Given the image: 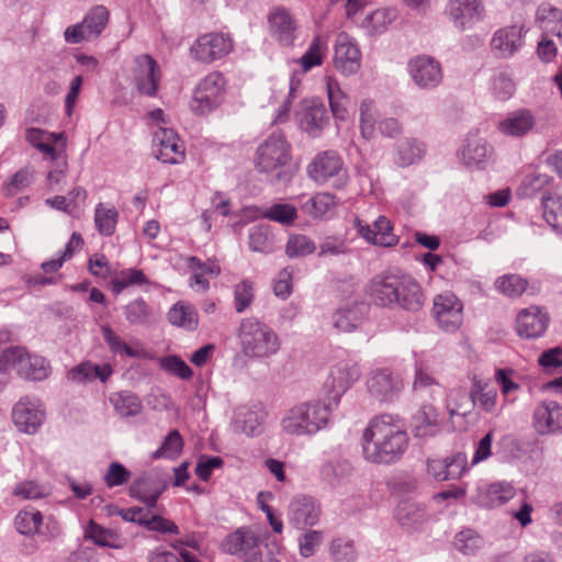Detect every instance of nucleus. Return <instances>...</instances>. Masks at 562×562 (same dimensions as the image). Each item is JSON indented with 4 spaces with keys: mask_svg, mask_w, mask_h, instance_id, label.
I'll return each mask as SVG.
<instances>
[{
    "mask_svg": "<svg viewBox=\"0 0 562 562\" xmlns=\"http://www.w3.org/2000/svg\"><path fill=\"white\" fill-rule=\"evenodd\" d=\"M265 412L258 406H240L235 411L232 427L235 432L256 436L265 419Z\"/></svg>",
    "mask_w": 562,
    "mask_h": 562,
    "instance_id": "nucleus-29",
    "label": "nucleus"
},
{
    "mask_svg": "<svg viewBox=\"0 0 562 562\" xmlns=\"http://www.w3.org/2000/svg\"><path fill=\"white\" fill-rule=\"evenodd\" d=\"M22 367L23 368L20 369V376L33 381L46 379L50 371L48 362L43 357L31 356L27 352Z\"/></svg>",
    "mask_w": 562,
    "mask_h": 562,
    "instance_id": "nucleus-43",
    "label": "nucleus"
},
{
    "mask_svg": "<svg viewBox=\"0 0 562 562\" xmlns=\"http://www.w3.org/2000/svg\"><path fill=\"white\" fill-rule=\"evenodd\" d=\"M432 313L438 326L445 331L453 333L462 325L463 304L452 293L437 295Z\"/></svg>",
    "mask_w": 562,
    "mask_h": 562,
    "instance_id": "nucleus-10",
    "label": "nucleus"
},
{
    "mask_svg": "<svg viewBox=\"0 0 562 562\" xmlns=\"http://www.w3.org/2000/svg\"><path fill=\"white\" fill-rule=\"evenodd\" d=\"M492 154V147L483 138H469L461 155L465 165L481 168Z\"/></svg>",
    "mask_w": 562,
    "mask_h": 562,
    "instance_id": "nucleus-38",
    "label": "nucleus"
},
{
    "mask_svg": "<svg viewBox=\"0 0 562 562\" xmlns=\"http://www.w3.org/2000/svg\"><path fill=\"white\" fill-rule=\"evenodd\" d=\"M255 299L252 282L244 280L235 285L234 301L235 311L243 313L250 307Z\"/></svg>",
    "mask_w": 562,
    "mask_h": 562,
    "instance_id": "nucleus-60",
    "label": "nucleus"
},
{
    "mask_svg": "<svg viewBox=\"0 0 562 562\" xmlns=\"http://www.w3.org/2000/svg\"><path fill=\"white\" fill-rule=\"evenodd\" d=\"M108 21V9L103 5H95L87 13L82 23L91 38H95L102 33Z\"/></svg>",
    "mask_w": 562,
    "mask_h": 562,
    "instance_id": "nucleus-50",
    "label": "nucleus"
},
{
    "mask_svg": "<svg viewBox=\"0 0 562 562\" xmlns=\"http://www.w3.org/2000/svg\"><path fill=\"white\" fill-rule=\"evenodd\" d=\"M395 18L394 9H378L364 18L361 27L369 36H375L385 32Z\"/></svg>",
    "mask_w": 562,
    "mask_h": 562,
    "instance_id": "nucleus-39",
    "label": "nucleus"
},
{
    "mask_svg": "<svg viewBox=\"0 0 562 562\" xmlns=\"http://www.w3.org/2000/svg\"><path fill=\"white\" fill-rule=\"evenodd\" d=\"M363 304H353L338 308L333 315V325L340 331H351L361 323L363 316Z\"/></svg>",
    "mask_w": 562,
    "mask_h": 562,
    "instance_id": "nucleus-37",
    "label": "nucleus"
},
{
    "mask_svg": "<svg viewBox=\"0 0 562 562\" xmlns=\"http://www.w3.org/2000/svg\"><path fill=\"white\" fill-rule=\"evenodd\" d=\"M183 443L180 432L177 429H173L166 436L161 446L153 452L151 458H177L182 451Z\"/></svg>",
    "mask_w": 562,
    "mask_h": 562,
    "instance_id": "nucleus-54",
    "label": "nucleus"
},
{
    "mask_svg": "<svg viewBox=\"0 0 562 562\" xmlns=\"http://www.w3.org/2000/svg\"><path fill=\"white\" fill-rule=\"evenodd\" d=\"M291 159L290 145L281 132H273L256 151V167L261 172L277 171L279 180L286 173L281 170Z\"/></svg>",
    "mask_w": 562,
    "mask_h": 562,
    "instance_id": "nucleus-6",
    "label": "nucleus"
},
{
    "mask_svg": "<svg viewBox=\"0 0 562 562\" xmlns=\"http://www.w3.org/2000/svg\"><path fill=\"white\" fill-rule=\"evenodd\" d=\"M536 22L546 35L558 37L562 44V10L550 3H542L536 11Z\"/></svg>",
    "mask_w": 562,
    "mask_h": 562,
    "instance_id": "nucleus-32",
    "label": "nucleus"
},
{
    "mask_svg": "<svg viewBox=\"0 0 562 562\" xmlns=\"http://www.w3.org/2000/svg\"><path fill=\"white\" fill-rule=\"evenodd\" d=\"M416 436H432L437 429V416L432 413L431 406H424L415 416Z\"/></svg>",
    "mask_w": 562,
    "mask_h": 562,
    "instance_id": "nucleus-58",
    "label": "nucleus"
},
{
    "mask_svg": "<svg viewBox=\"0 0 562 562\" xmlns=\"http://www.w3.org/2000/svg\"><path fill=\"white\" fill-rule=\"evenodd\" d=\"M306 173L315 183H330L335 189H342L348 180V172L341 156L335 150H324L315 155L306 167Z\"/></svg>",
    "mask_w": 562,
    "mask_h": 562,
    "instance_id": "nucleus-5",
    "label": "nucleus"
},
{
    "mask_svg": "<svg viewBox=\"0 0 562 562\" xmlns=\"http://www.w3.org/2000/svg\"><path fill=\"white\" fill-rule=\"evenodd\" d=\"M119 212L114 206L99 203L94 210V223L98 232L103 236H112L115 232Z\"/></svg>",
    "mask_w": 562,
    "mask_h": 562,
    "instance_id": "nucleus-42",
    "label": "nucleus"
},
{
    "mask_svg": "<svg viewBox=\"0 0 562 562\" xmlns=\"http://www.w3.org/2000/svg\"><path fill=\"white\" fill-rule=\"evenodd\" d=\"M495 288L508 297H518L525 292L527 280L518 274H505L496 279Z\"/></svg>",
    "mask_w": 562,
    "mask_h": 562,
    "instance_id": "nucleus-51",
    "label": "nucleus"
},
{
    "mask_svg": "<svg viewBox=\"0 0 562 562\" xmlns=\"http://www.w3.org/2000/svg\"><path fill=\"white\" fill-rule=\"evenodd\" d=\"M367 292L379 306L401 307L408 312L419 311L425 302L420 285L407 274H378L369 282Z\"/></svg>",
    "mask_w": 562,
    "mask_h": 562,
    "instance_id": "nucleus-2",
    "label": "nucleus"
},
{
    "mask_svg": "<svg viewBox=\"0 0 562 562\" xmlns=\"http://www.w3.org/2000/svg\"><path fill=\"white\" fill-rule=\"evenodd\" d=\"M543 218L557 232H562V196L549 194L542 196Z\"/></svg>",
    "mask_w": 562,
    "mask_h": 562,
    "instance_id": "nucleus-45",
    "label": "nucleus"
},
{
    "mask_svg": "<svg viewBox=\"0 0 562 562\" xmlns=\"http://www.w3.org/2000/svg\"><path fill=\"white\" fill-rule=\"evenodd\" d=\"M26 350L22 347H10L5 349L0 356V371L10 372L15 370L20 375V369L23 368L24 357Z\"/></svg>",
    "mask_w": 562,
    "mask_h": 562,
    "instance_id": "nucleus-57",
    "label": "nucleus"
},
{
    "mask_svg": "<svg viewBox=\"0 0 562 562\" xmlns=\"http://www.w3.org/2000/svg\"><path fill=\"white\" fill-rule=\"evenodd\" d=\"M327 45L326 41L321 36L314 37L310 44L307 50L303 54L300 59L304 71L311 70L315 66H319L323 63Z\"/></svg>",
    "mask_w": 562,
    "mask_h": 562,
    "instance_id": "nucleus-53",
    "label": "nucleus"
},
{
    "mask_svg": "<svg viewBox=\"0 0 562 562\" xmlns=\"http://www.w3.org/2000/svg\"><path fill=\"white\" fill-rule=\"evenodd\" d=\"M225 79L218 71L210 72L196 86L190 102L191 110L200 115L210 113L224 100Z\"/></svg>",
    "mask_w": 562,
    "mask_h": 562,
    "instance_id": "nucleus-7",
    "label": "nucleus"
},
{
    "mask_svg": "<svg viewBox=\"0 0 562 562\" xmlns=\"http://www.w3.org/2000/svg\"><path fill=\"white\" fill-rule=\"evenodd\" d=\"M408 70L413 81L422 89L436 88L442 80L440 63L427 55L411 59Z\"/></svg>",
    "mask_w": 562,
    "mask_h": 562,
    "instance_id": "nucleus-15",
    "label": "nucleus"
},
{
    "mask_svg": "<svg viewBox=\"0 0 562 562\" xmlns=\"http://www.w3.org/2000/svg\"><path fill=\"white\" fill-rule=\"evenodd\" d=\"M549 178L547 175L541 173H530L527 175L519 188H518V194L521 196H532L538 191H540L546 184H548Z\"/></svg>",
    "mask_w": 562,
    "mask_h": 562,
    "instance_id": "nucleus-64",
    "label": "nucleus"
},
{
    "mask_svg": "<svg viewBox=\"0 0 562 562\" xmlns=\"http://www.w3.org/2000/svg\"><path fill=\"white\" fill-rule=\"evenodd\" d=\"M300 128L312 137H318L329 122L325 105L317 99H305L295 112Z\"/></svg>",
    "mask_w": 562,
    "mask_h": 562,
    "instance_id": "nucleus-12",
    "label": "nucleus"
},
{
    "mask_svg": "<svg viewBox=\"0 0 562 562\" xmlns=\"http://www.w3.org/2000/svg\"><path fill=\"white\" fill-rule=\"evenodd\" d=\"M167 483L157 474L145 473L138 476L130 486V495L145 503L147 509L156 507L159 496Z\"/></svg>",
    "mask_w": 562,
    "mask_h": 562,
    "instance_id": "nucleus-22",
    "label": "nucleus"
},
{
    "mask_svg": "<svg viewBox=\"0 0 562 562\" xmlns=\"http://www.w3.org/2000/svg\"><path fill=\"white\" fill-rule=\"evenodd\" d=\"M360 133L366 139H371L378 124V111L372 100L367 99L360 103Z\"/></svg>",
    "mask_w": 562,
    "mask_h": 562,
    "instance_id": "nucleus-49",
    "label": "nucleus"
},
{
    "mask_svg": "<svg viewBox=\"0 0 562 562\" xmlns=\"http://www.w3.org/2000/svg\"><path fill=\"white\" fill-rule=\"evenodd\" d=\"M16 530L22 535H46L43 530V516L33 507L20 510L14 519Z\"/></svg>",
    "mask_w": 562,
    "mask_h": 562,
    "instance_id": "nucleus-40",
    "label": "nucleus"
},
{
    "mask_svg": "<svg viewBox=\"0 0 562 562\" xmlns=\"http://www.w3.org/2000/svg\"><path fill=\"white\" fill-rule=\"evenodd\" d=\"M149 280L142 270L131 268L122 270L111 280V286L114 293L120 294L123 290L132 285L148 284Z\"/></svg>",
    "mask_w": 562,
    "mask_h": 562,
    "instance_id": "nucleus-47",
    "label": "nucleus"
},
{
    "mask_svg": "<svg viewBox=\"0 0 562 562\" xmlns=\"http://www.w3.org/2000/svg\"><path fill=\"white\" fill-rule=\"evenodd\" d=\"M102 337L114 353H124L131 358L138 357V351L131 348L111 327L101 328Z\"/></svg>",
    "mask_w": 562,
    "mask_h": 562,
    "instance_id": "nucleus-59",
    "label": "nucleus"
},
{
    "mask_svg": "<svg viewBox=\"0 0 562 562\" xmlns=\"http://www.w3.org/2000/svg\"><path fill=\"white\" fill-rule=\"evenodd\" d=\"M110 403L122 417H132L140 414L143 405L137 395L130 391H122L110 396Z\"/></svg>",
    "mask_w": 562,
    "mask_h": 562,
    "instance_id": "nucleus-41",
    "label": "nucleus"
},
{
    "mask_svg": "<svg viewBox=\"0 0 562 562\" xmlns=\"http://www.w3.org/2000/svg\"><path fill=\"white\" fill-rule=\"evenodd\" d=\"M402 389L403 382L387 370H376L368 380L369 392L381 401H392Z\"/></svg>",
    "mask_w": 562,
    "mask_h": 562,
    "instance_id": "nucleus-28",
    "label": "nucleus"
},
{
    "mask_svg": "<svg viewBox=\"0 0 562 562\" xmlns=\"http://www.w3.org/2000/svg\"><path fill=\"white\" fill-rule=\"evenodd\" d=\"M395 518L403 528L414 530L428 520V514L424 505L404 501L397 505Z\"/></svg>",
    "mask_w": 562,
    "mask_h": 562,
    "instance_id": "nucleus-33",
    "label": "nucleus"
},
{
    "mask_svg": "<svg viewBox=\"0 0 562 562\" xmlns=\"http://www.w3.org/2000/svg\"><path fill=\"white\" fill-rule=\"evenodd\" d=\"M522 45V27L512 25L495 32L491 41L493 53L499 58L512 57Z\"/></svg>",
    "mask_w": 562,
    "mask_h": 562,
    "instance_id": "nucleus-27",
    "label": "nucleus"
},
{
    "mask_svg": "<svg viewBox=\"0 0 562 562\" xmlns=\"http://www.w3.org/2000/svg\"><path fill=\"white\" fill-rule=\"evenodd\" d=\"M142 522L143 526L150 531L172 535L179 533V528L173 521L166 519L160 515H150V509H147L146 519Z\"/></svg>",
    "mask_w": 562,
    "mask_h": 562,
    "instance_id": "nucleus-63",
    "label": "nucleus"
},
{
    "mask_svg": "<svg viewBox=\"0 0 562 562\" xmlns=\"http://www.w3.org/2000/svg\"><path fill=\"white\" fill-rule=\"evenodd\" d=\"M271 35L283 46H291L296 37L297 23L284 8L273 9L268 16Z\"/></svg>",
    "mask_w": 562,
    "mask_h": 562,
    "instance_id": "nucleus-25",
    "label": "nucleus"
},
{
    "mask_svg": "<svg viewBox=\"0 0 562 562\" xmlns=\"http://www.w3.org/2000/svg\"><path fill=\"white\" fill-rule=\"evenodd\" d=\"M334 65L346 76L357 74L361 67V52L358 44L344 32L336 38Z\"/></svg>",
    "mask_w": 562,
    "mask_h": 562,
    "instance_id": "nucleus-14",
    "label": "nucleus"
},
{
    "mask_svg": "<svg viewBox=\"0 0 562 562\" xmlns=\"http://www.w3.org/2000/svg\"><path fill=\"white\" fill-rule=\"evenodd\" d=\"M233 49V41L223 33H207L198 37L190 48L191 56L201 63L210 64L223 58Z\"/></svg>",
    "mask_w": 562,
    "mask_h": 562,
    "instance_id": "nucleus-9",
    "label": "nucleus"
},
{
    "mask_svg": "<svg viewBox=\"0 0 562 562\" xmlns=\"http://www.w3.org/2000/svg\"><path fill=\"white\" fill-rule=\"evenodd\" d=\"M321 508L315 501L305 495H297L289 504L288 519L296 529H304L318 522Z\"/></svg>",
    "mask_w": 562,
    "mask_h": 562,
    "instance_id": "nucleus-19",
    "label": "nucleus"
},
{
    "mask_svg": "<svg viewBox=\"0 0 562 562\" xmlns=\"http://www.w3.org/2000/svg\"><path fill=\"white\" fill-rule=\"evenodd\" d=\"M126 321L131 325L147 326L156 321L154 308L142 297L131 301L123 310Z\"/></svg>",
    "mask_w": 562,
    "mask_h": 562,
    "instance_id": "nucleus-34",
    "label": "nucleus"
},
{
    "mask_svg": "<svg viewBox=\"0 0 562 562\" xmlns=\"http://www.w3.org/2000/svg\"><path fill=\"white\" fill-rule=\"evenodd\" d=\"M331 405L319 401L296 404L284 413L281 428L292 436H313L328 425Z\"/></svg>",
    "mask_w": 562,
    "mask_h": 562,
    "instance_id": "nucleus-4",
    "label": "nucleus"
},
{
    "mask_svg": "<svg viewBox=\"0 0 562 562\" xmlns=\"http://www.w3.org/2000/svg\"><path fill=\"white\" fill-rule=\"evenodd\" d=\"M336 196L329 192H317L313 195L299 196V206L302 213L313 220H326L335 214Z\"/></svg>",
    "mask_w": 562,
    "mask_h": 562,
    "instance_id": "nucleus-24",
    "label": "nucleus"
},
{
    "mask_svg": "<svg viewBox=\"0 0 562 562\" xmlns=\"http://www.w3.org/2000/svg\"><path fill=\"white\" fill-rule=\"evenodd\" d=\"M454 547L463 554H475L484 544L483 538L474 530H462L454 537Z\"/></svg>",
    "mask_w": 562,
    "mask_h": 562,
    "instance_id": "nucleus-52",
    "label": "nucleus"
},
{
    "mask_svg": "<svg viewBox=\"0 0 562 562\" xmlns=\"http://www.w3.org/2000/svg\"><path fill=\"white\" fill-rule=\"evenodd\" d=\"M314 241L305 235H291L285 246V254L290 258H299L311 255L315 251Z\"/></svg>",
    "mask_w": 562,
    "mask_h": 562,
    "instance_id": "nucleus-56",
    "label": "nucleus"
},
{
    "mask_svg": "<svg viewBox=\"0 0 562 562\" xmlns=\"http://www.w3.org/2000/svg\"><path fill=\"white\" fill-rule=\"evenodd\" d=\"M536 126V117L528 109H518L509 112L497 124L498 131L509 137H522Z\"/></svg>",
    "mask_w": 562,
    "mask_h": 562,
    "instance_id": "nucleus-26",
    "label": "nucleus"
},
{
    "mask_svg": "<svg viewBox=\"0 0 562 562\" xmlns=\"http://www.w3.org/2000/svg\"><path fill=\"white\" fill-rule=\"evenodd\" d=\"M327 94L333 115L336 119L344 121L348 114V97L335 80H328Z\"/></svg>",
    "mask_w": 562,
    "mask_h": 562,
    "instance_id": "nucleus-48",
    "label": "nucleus"
},
{
    "mask_svg": "<svg viewBox=\"0 0 562 562\" xmlns=\"http://www.w3.org/2000/svg\"><path fill=\"white\" fill-rule=\"evenodd\" d=\"M261 216L283 225H290L295 221L297 211L291 204L277 203L265 209Z\"/></svg>",
    "mask_w": 562,
    "mask_h": 562,
    "instance_id": "nucleus-55",
    "label": "nucleus"
},
{
    "mask_svg": "<svg viewBox=\"0 0 562 562\" xmlns=\"http://www.w3.org/2000/svg\"><path fill=\"white\" fill-rule=\"evenodd\" d=\"M168 322L187 330H195L199 325L198 313L193 305L177 302L167 314Z\"/></svg>",
    "mask_w": 562,
    "mask_h": 562,
    "instance_id": "nucleus-35",
    "label": "nucleus"
},
{
    "mask_svg": "<svg viewBox=\"0 0 562 562\" xmlns=\"http://www.w3.org/2000/svg\"><path fill=\"white\" fill-rule=\"evenodd\" d=\"M355 226L358 234L372 245L392 247L398 241L392 233L391 222L385 216H379L372 225L357 218Z\"/></svg>",
    "mask_w": 562,
    "mask_h": 562,
    "instance_id": "nucleus-21",
    "label": "nucleus"
},
{
    "mask_svg": "<svg viewBox=\"0 0 562 562\" xmlns=\"http://www.w3.org/2000/svg\"><path fill=\"white\" fill-rule=\"evenodd\" d=\"M425 145L416 138H404L396 145L395 162L401 167L419 161L425 154Z\"/></svg>",
    "mask_w": 562,
    "mask_h": 562,
    "instance_id": "nucleus-36",
    "label": "nucleus"
},
{
    "mask_svg": "<svg viewBox=\"0 0 562 562\" xmlns=\"http://www.w3.org/2000/svg\"><path fill=\"white\" fill-rule=\"evenodd\" d=\"M249 248L258 252H271L273 249V236L268 225L259 224L249 229Z\"/></svg>",
    "mask_w": 562,
    "mask_h": 562,
    "instance_id": "nucleus-46",
    "label": "nucleus"
},
{
    "mask_svg": "<svg viewBox=\"0 0 562 562\" xmlns=\"http://www.w3.org/2000/svg\"><path fill=\"white\" fill-rule=\"evenodd\" d=\"M481 0H449L446 12L459 30L470 29L483 15Z\"/></svg>",
    "mask_w": 562,
    "mask_h": 562,
    "instance_id": "nucleus-20",
    "label": "nucleus"
},
{
    "mask_svg": "<svg viewBox=\"0 0 562 562\" xmlns=\"http://www.w3.org/2000/svg\"><path fill=\"white\" fill-rule=\"evenodd\" d=\"M532 426L541 436L562 432V405L555 401L539 403L533 409Z\"/></svg>",
    "mask_w": 562,
    "mask_h": 562,
    "instance_id": "nucleus-18",
    "label": "nucleus"
},
{
    "mask_svg": "<svg viewBox=\"0 0 562 562\" xmlns=\"http://www.w3.org/2000/svg\"><path fill=\"white\" fill-rule=\"evenodd\" d=\"M408 441V435L398 417L389 414L376 416L362 434L363 457L371 463H395L407 450Z\"/></svg>",
    "mask_w": 562,
    "mask_h": 562,
    "instance_id": "nucleus-1",
    "label": "nucleus"
},
{
    "mask_svg": "<svg viewBox=\"0 0 562 562\" xmlns=\"http://www.w3.org/2000/svg\"><path fill=\"white\" fill-rule=\"evenodd\" d=\"M153 143L155 157L164 164H180L184 159V148L173 130L159 127Z\"/></svg>",
    "mask_w": 562,
    "mask_h": 562,
    "instance_id": "nucleus-16",
    "label": "nucleus"
},
{
    "mask_svg": "<svg viewBox=\"0 0 562 562\" xmlns=\"http://www.w3.org/2000/svg\"><path fill=\"white\" fill-rule=\"evenodd\" d=\"M237 338L240 352L248 359H268L274 356L281 346L278 334L265 322L256 317L241 319Z\"/></svg>",
    "mask_w": 562,
    "mask_h": 562,
    "instance_id": "nucleus-3",
    "label": "nucleus"
},
{
    "mask_svg": "<svg viewBox=\"0 0 562 562\" xmlns=\"http://www.w3.org/2000/svg\"><path fill=\"white\" fill-rule=\"evenodd\" d=\"M515 496V488L509 483L496 482L477 488L476 503L482 507L501 506Z\"/></svg>",
    "mask_w": 562,
    "mask_h": 562,
    "instance_id": "nucleus-31",
    "label": "nucleus"
},
{
    "mask_svg": "<svg viewBox=\"0 0 562 562\" xmlns=\"http://www.w3.org/2000/svg\"><path fill=\"white\" fill-rule=\"evenodd\" d=\"M492 92L498 100H508L515 92V82L505 72L496 74L492 79Z\"/></svg>",
    "mask_w": 562,
    "mask_h": 562,
    "instance_id": "nucleus-62",
    "label": "nucleus"
},
{
    "mask_svg": "<svg viewBox=\"0 0 562 562\" xmlns=\"http://www.w3.org/2000/svg\"><path fill=\"white\" fill-rule=\"evenodd\" d=\"M329 554L334 562H355L358 557L355 541L344 536L330 541Z\"/></svg>",
    "mask_w": 562,
    "mask_h": 562,
    "instance_id": "nucleus-44",
    "label": "nucleus"
},
{
    "mask_svg": "<svg viewBox=\"0 0 562 562\" xmlns=\"http://www.w3.org/2000/svg\"><path fill=\"white\" fill-rule=\"evenodd\" d=\"M549 316L538 306L521 310L516 318L517 334L526 339H535L544 334L549 324Z\"/></svg>",
    "mask_w": 562,
    "mask_h": 562,
    "instance_id": "nucleus-23",
    "label": "nucleus"
},
{
    "mask_svg": "<svg viewBox=\"0 0 562 562\" xmlns=\"http://www.w3.org/2000/svg\"><path fill=\"white\" fill-rule=\"evenodd\" d=\"M15 427L26 434H35L45 419V412L37 398L22 397L13 407Z\"/></svg>",
    "mask_w": 562,
    "mask_h": 562,
    "instance_id": "nucleus-13",
    "label": "nucleus"
},
{
    "mask_svg": "<svg viewBox=\"0 0 562 562\" xmlns=\"http://www.w3.org/2000/svg\"><path fill=\"white\" fill-rule=\"evenodd\" d=\"M457 395L462 396L472 406H479L485 413H494L497 403V392L495 389L487 387L481 380H473L470 392L465 390L458 391Z\"/></svg>",
    "mask_w": 562,
    "mask_h": 562,
    "instance_id": "nucleus-30",
    "label": "nucleus"
},
{
    "mask_svg": "<svg viewBox=\"0 0 562 562\" xmlns=\"http://www.w3.org/2000/svg\"><path fill=\"white\" fill-rule=\"evenodd\" d=\"M161 80V72L157 61L149 55H139L135 58L133 81L139 94L156 97Z\"/></svg>",
    "mask_w": 562,
    "mask_h": 562,
    "instance_id": "nucleus-11",
    "label": "nucleus"
},
{
    "mask_svg": "<svg viewBox=\"0 0 562 562\" xmlns=\"http://www.w3.org/2000/svg\"><path fill=\"white\" fill-rule=\"evenodd\" d=\"M361 370L357 362L346 359L336 363L325 382L329 403L338 406L342 395L360 379Z\"/></svg>",
    "mask_w": 562,
    "mask_h": 562,
    "instance_id": "nucleus-8",
    "label": "nucleus"
},
{
    "mask_svg": "<svg viewBox=\"0 0 562 562\" xmlns=\"http://www.w3.org/2000/svg\"><path fill=\"white\" fill-rule=\"evenodd\" d=\"M160 367L182 380H190L193 376L192 369L179 356H167L162 358L160 360Z\"/></svg>",
    "mask_w": 562,
    "mask_h": 562,
    "instance_id": "nucleus-61",
    "label": "nucleus"
},
{
    "mask_svg": "<svg viewBox=\"0 0 562 562\" xmlns=\"http://www.w3.org/2000/svg\"><path fill=\"white\" fill-rule=\"evenodd\" d=\"M223 550L240 555L245 562H257L262 554L258 537L250 530L238 529L231 533L222 544Z\"/></svg>",
    "mask_w": 562,
    "mask_h": 562,
    "instance_id": "nucleus-17",
    "label": "nucleus"
}]
</instances>
